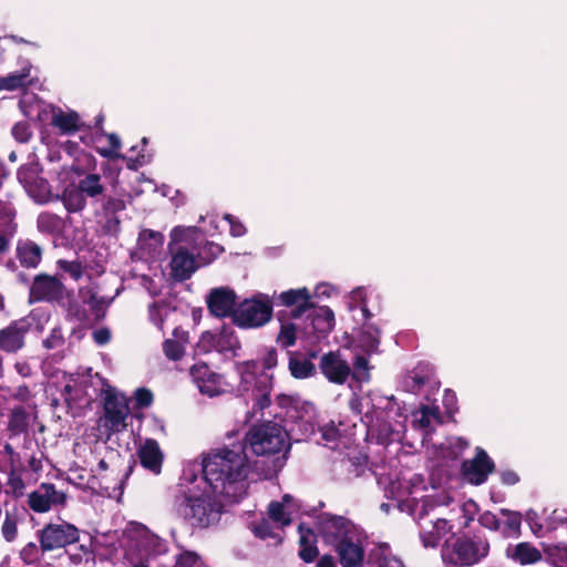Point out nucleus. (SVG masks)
Segmentation results:
<instances>
[{"label":"nucleus","mask_w":567,"mask_h":567,"mask_svg":"<svg viewBox=\"0 0 567 567\" xmlns=\"http://www.w3.org/2000/svg\"><path fill=\"white\" fill-rule=\"evenodd\" d=\"M250 464L244 443L218 449L203 460V475L214 494L238 503L247 492Z\"/></svg>","instance_id":"obj_1"},{"label":"nucleus","mask_w":567,"mask_h":567,"mask_svg":"<svg viewBox=\"0 0 567 567\" xmlns=\"http://www.w3.org/2000/svg\"><path fill=\"white\" fill-rule=\"evenodd\" d=\"M491 543L482 530L453 535L442 546L441 556L445 567H473L486 559Z\"/></svg>","instance_id":"obj_2"},{"label":"nucleus","mask_w":567,"mask_h":567,"mask_svg":"<svg viewBox=\"0 0 567 567\" xmlns=\"http://www.w3.org/2000/svg\"><path fill=\"white\" fill-rule=\"evenodd\" d=\"M241 443L245 444V449L249 445L251 452L257 456L282 453L284 460H287L291 447L288 432L270 421L251 426Z\"/></svg>","instance_id":"obj_3"},{"label":"nucleus","mask_w":567,"mask_h":567,"mask_svg":"<svg viewBox=\"0 0 567 567\" xmlns=\"http://www.w3.org/2000/svg\"><path fill=\"white\" fill-rule=\"evenodd\" d=\"M218 497L206 492L199 496H188L179 504L178 511L192 527L207 528L217 523L223 513L224 504Z\"/></svg>","instance_id":"obj_4"},{"label":"nucleus","mask_w":567,"mask_h":567,"mask_svg":"<svg viewBox=\"0 0 567 567\" xmlns=\"http://www.w3.org/2000/svg\"><path fill=\"white\" fill-rule=\"evenodd\" d=\"M105 192L106 187L102 176L96 173H89L80 178L78 183L65 187L61 200L69 213H80L86 207L87 199L93 203L101 202L105 197Z\"/></svg>","instance_id":"obj_5"},{"label":"nucleus","mask_w":567,"mask_h":567,"mask_svg":"<svg viewBox=\"0 0 567 567\" xmlns=\"http://www.w3.org/2000/svg\"><path fill=\"white\" fill-rule=\"evenodd\" d=\"M186 241V229L175 227L171 231V241L168 251L171 254V275L174 280L183 282L189 279L199 268L200 264L196 260V256L189 248L182 245Z\"/></svg>","instance_id":"obj_6"},{"label":"nucleus","mask_w":567,"mask_h":567,"mask_svg":"<svg viewBox=\"0 0 567 567\" xmlns=\"http://www.w3.org/2000/svg\"><path fill=\"white\" fill-rule=\"evenodd\" d=\"M272 315L274 302L270 296L257 293L238 303L233 323L244 329L260 328L271 320Z\"/></svg>","instance_id":"obj_7"},{"label":"nucleus","mask_w":567,"mask_h":567,"mask_svg":"<svg viewBox=\"0 0 567 567\" xmlns=\"http://www.w3.org/2000/svg\"><path fill=\"white\" fill-rule=\"evenodd\" d=\"M167 542L157 535L146 530L140 534L126 553L131 567H150V561L166 554Z\"/></svg>","instance_id":"obj_8"},{"label":"nucleus","mask_w":567,"mask_h":567,"mask_svg":"<svg viewBox=\"0 0 567 567\" xmlns=\"http://www.w3.org/2000/svg\"><path fill=\"white\" fill-rule=\"evenodd\" d=\"M43 167L38 161L21 165L17 178L27 194L38 203H47L51 196V185L42 176Z\"/></svg>","instance_id":"obj_9"},{"label":"nucleus","mask_w":567,"mask_h":567,"mask_svg":"<svg viewBox=\"0 0 567 567\" xmlns=\"http://www.w3.org/2000/svg\"><path fill=\"white\" fill-rule=\"evenodd\" d=\"M316 526L323 542L332 547L360 529L349 518L330 513L321 514Z\"/></svg>","instance_id":"obj_10"},{"label":"nucleus","mask_w":567,"mask_h":567,"mask_svg":"<svg viewBox=\"0 0 567 567\" xmlns=\"http://www.w3.org/2000/svg\"><path fill=\"white\" fill-rule=\"evenodd\" d=\"M130 414L127 399L123 394L106 392L103 403L102 426L109 434L126 430V419Z\"/></svg>","instance_id":"obj_11"},{"label":"nucleus","mask_w":567,"mask_h":567,"mask_svg":"<svg viewBox=\"0 0 567 567\" xmlns=\"http://www.w3.org/2000/svg\"><path fill=\"white\" fill-rule=\"evenodd\" d=\"M37 537L49 553L79 542L80 532L74 525L66 522L61 524L50 523L37 532Z\"/></svg>","instance_id":"obj_12"},{"label":"nucleus","mask_w":567,"mask_h":567,"mask_svg":"<svg viewBox=\"0 0 567 567\" xmlns=\"http://www.w3.org/2000/svg\"><path fill=\"white\" fill-rule=\"evenodd\" d=\"M65 286L56 276L39 274L33 278L29 290V301L60 302L64 297Z\"/></svg>","instance_id":"obj_13"},{"label":"nucleus","mask_w":567,"mask_h":567,"mask_svg":"<svg viewBox=\"0 0 567 567\" xmlns=\"http://www.w3.org/2000/svg\"><path fill=\"white\" fill-rule=\"evenodd\" d=\"M495 468L496 465L487 452L477 446L475 456L462 462L461 474L470 484L478 486L487 481L488 475L494 473Z\"/></svg>","instance_id":"obj_14"},{"label":"nucleus","mask_w":567,"mask_h":567,"mask_svg":"<svg viewBox=\"0 0 567 567\" xmlns=\"http://www.w3.org/2000/svg\"><path fill=\"white\" fill-rule=\"evenodd\" d=\"M274 302V307L282 306L291 308L290 317L292 319L301 318L307 311L315 308V302L308 288L302 287L298 289H289L277 295L274 293L270 297Z\"/></svg>","instance_id":"obj_15"},{"label":"nucleus","mask_w":567,"mask_h":567,"mask_svg":"<svg viewBox=\"0 0 567 567\" xmlns=\"http://www.w3.org/2000/svg\"><path fill=\"white\" fill-rule=\"evenodd\" d=\"M32 328L28 317L11 321L0 329V350L6 353H17L25 347V337Z\"/></svg>","instance_id":"obj_16"},{"label":"nucleus","mask_w":567,"mask_h":567,"mask_svg":"<svg viewBox=\"0 0 567 567\" xmlns=\"http://www.w3.org/2000/svg\"><path fill=\"white\" fill-rule=\"evenodd\" d=\"M198 348L207 353L217 351L220 353L235 352L240 348V342L230 327L224 326L218 332L205 331L202 333Z\"/></svg>","instance_id":"obj_17"},{"label":"nucleus","mask_w":567,"mask_h":567,"mask_svg":"<svg viewBox=\"0 0 567 567\" xmlns=\"http://www.w3.org/2000/svg\"><path fill=\"white\" fill-rule=\"evenodd\" d=\"M365 536L362 529H359L351 536L344 538L333 548L339 557L342 567H362L364 561L363 540Z\"/></svg>","instance_id":"obj_18"},{"label":"nucleus","mask_w":567,"mask_h":567,"mask_svg":"<svg viewBox=\"0 0 567 567\" xmlns=\"http://www.w3.org/2000/svg\"><path fill=\"white\" fill-rule=\"evenodd\" d=\"M66 494L58 491L52 483H42L28 495V505L35 513H47L53 506H64Z\"/></svg>","instance_id":"obj_19"},{"label":"nucleus","mask_w":567,"mask_h":567,"mask_svg":"<svg viewBox=\"0 0 567 567\" xmlns=\"http://www.w3.org/2000/svg\"><path fill=\"white\" fill-rule=\"evenodd\" d=\"M209 312L217 318L233 316L237 309V295L229 287H218L210 290L206 299Z\"/></svg>","instance_id":"obj_20"},{"label":"nucleus","mask_w":567,"mask_h":567,"mask_svg":"<svg viewBox=\"0 0 567 567\" xmlns=\"http://www.w3.org/2000/svg\"><path fill=\"white\" fill-rule=\"evenodd\" d=\"M190 377L202 394L212 398L223 392L221 375L204 362L196 363L190 368Z\"/></svg>","instance_id":"obj_21"},{"label":"nucleus","mask_w":567,"mask_h":567,"mask_svg":"<svg viewBox=\"0 0 567 567\" xmlns=\"http://www.w3.org/2000/svg\"><path fill=\"white\" fill-rule=\"evenodd\" d=\"M319 368L321 373L336 384H343L351 374L349 363L334 351H329L321 357Z\"/></svg>","instance_id":"obj_22"},{"label":"nucleus","mask_w":567,"mask_h":567,"mask_svg":"<svg viewBox=\"0 0 567 567\" xmlns=\"http://www.w3.org/2000/svg\"><path fill=\"white\" fill-rule=\"evenodd\" d=\"M50 124L56 128L61 135H73L85 127L78 112H64L59 106L51 107Z\"/></svg>","instance_id":"obj_23"},{"label":"nucleus","mask_w":567,"mask_h":567,"mask_svg":"<svg viewBox=\"0 0 567 567\" xmlns=\"http://www.w3.org/2000/svg\"><path fill=\"white\" fill-rule=\"evenodd\" d=\"M505 555L506 558L520 566L535 565L543 559L542 551L529 542L508 545Z\"/></svg>","instance_id":"obj_24"},{"label":"nucleus","mask_w":567,"mask_h":567,"mask_svg":"<svg viewBox=\"0 0 567 567\" xmlns=\"http://www.w3.org/2000/svg\"><path fill=\"white\" fill-rule=\"evenodd\" d=\"M276 403L282 410L280 413H275L276 417L295 424L303 423L306 409L299 398L279 394L276 396Z\"/></svg>","instance_id":"obj_25"},{"label":"nucleus","mask_w":567,"mask_h":567,"mask_svg":"<svg viewBox=\"0 0 567 567\" xmlns=\"http://www.w3.org/2000/svg\"><path fill=\"white\" fill-rule=\"evenodd\" d=\"M137 455L143 467L156 475L161 473L164 456L156 440L147 439L138 449Z\"/></svg>","instance_id":"obj_26"},{"label":"nucleus","mask_w":567,"mask_h":567,"mask_svg":"<svg viewBox=\"0 0 567 567\" xmlns=\"http://www.w3.org/2000/svg\"><path fill=\"white\" fill-rule=\"evenodd\" d=\"M299 532V557L305 563H312L319 555L317 547V534L311 527L305 523H300L298 526Z\"/></svg>","instance_id":"obj_27"},{"label":"nucleus","mask_w":567,"mask_h":567,"mask_svg":"<svg viewBox=\"0 0 567 567\" xmlns=\"http://www.w3.org/2000/svg\"><path fill=\"white\" fill-rule=\"evenodd\" d=\"M272 379V375L267 372H262L255 378L252 394L255 396V406L258 410H265L271 404Z\"/></svg>","instance_id":"obj_28"},{"label":"nucleus","mask_w":567,"mask_h":567,"mask_svg":"<svg viewBox=\"0 0 567 567\" xmlns=\"http://www.w3.org/2000/svg\"><path fill=\"white\" fill-rule=\"evenodd\" d=\"M17 257L21 266L25 268H37L42 260V248L30 239L19 241L17 246Z\"/></svg>","instance_id":"obj_29"},{"label":"nucleus","mask_w":567,"mask_h":567,"mask_svg":"<svg viewBox=\"0 0 567 567\" xmlns=\"http://www.w3.org/2000/svg\"><path fill=\"white\" fill-rule=\"evenodd\" d=\"M311 326L318 337H326L334 327V313L327 307L312 308Z\"/></svg>","instance_id":"obj_30"},{"label":"nucleus","mask_w":567,"mask_h":567,"mask_svg":"<svg viewBox=\"0 0 567 567\" xmlns=\"http://www.w3.org/2000/svg\"><path fill=\"white\" fill-rule=\"evenodd\" d=\"M288 369L295 379H307L315 374V364L310 359L306 358L303 353L298 351H288Z\"/></svg>","instance_id":"obj_31"},{"label":"nucleus","mask_w":567,"mask_h":567,"mask_svg":"<svg viewBox=\"0 0 567 567\" xmlns=\"http://www.w3.org/2000/svg\"><path fill=\"white\" fill-rule=\"evenodd\" d=\"M450 529L451 525L445 518L431 522L430 528H423L420 535L424 547H436Z\"/></svg>","instance_id":"obj_32"},{"label":"nucleus","mask_w":567,"mask_h":567,"mask_svg":"<svg viewBox=\"0 0 567 567\" xmlns=\"http://www.w3.org/2000/svg\"><path fill=\"white\" fill-rule=\"evenodd\" d=\"M30 426L29 413L22 405L13 406L8 416L7 430L11 436L27 433Z\"/></svg>","instance_id":"obj_33"},{"label":"nucleus","mask_w":567,"mask_h":567,"mask_svg":"<svg viewBox=\"0 0 567 567\" xmlns=\"http://www.w3.org/2000/svg\"><path fill=\"white\" fill-rule=\"evenodd\" d=\"M38 230L47 235H61L65 229V221L59 215L43 212L37 218Z\"/></svg>","instance_id":"obj_34"},{"label":"nucleus","mask_w":567,"mask_h":567,"mask_svg":"<svg viewBox=\"0 0 567 567\" xmlns=\"http://www.w3.org/2000/svg\"><path fill=\"white\" fill-rule=\"evenodd\" d=\"M277 318L280 321V329L276 337L277 344L282 349H288L296 344L297 341V324L286 321V313L278 311Z\"/></svg>","instance_id":"obj_35"},{"label":"nucleus","mask_w":567,"mask_h":567,"mask_svg":"<svg viewBox=\"0 0 567 567\" xmlns=\"http://www.w3.org/2000/svg\"><path fill=\"white\" fill-rule=\"evenodd\" d=\"M45 553L48 551L43 548L42 544L39 543L38 545L34 542H30L21 548L19 557L28 566L39 565Z\"/></svg>","instance_id":"obj_36"},{"label":"nucleus","mask_w":567,"mask_h":567,"mask_svg":"<svg viewBox=\"0 0 567 567\" xmlns=\"http://www.w3.org/2000/svg\"><path fill=\"white\" fill-rule=\"evenodd\" d=\"M31 69L32 65L30 62H28L20 71L9 73L7 75L9 91H16L31 85Z\"/></svg>","instance_id":"obj_37"},{"label":"nucleus","mask_w":567,"mask_h":567,"mask_svg":"<svg viewBox=\"0 0 567 567\" xmlns=\"http://www.w3.org/2000/svg\"><path fill=\"white\" fill-rule=\"evenodd\" d=\"M18 523L19 515L17 513V508L14 511H6V517L1 526L2 537L8 542L12 543L18 537Z\"/></svg>","instance_id":"obj_38"},{"label":"nucleus","mask_w":567,"mask_h":567,"mask_svg":"<svg viewBox=\"0 0 567 567\" xmlns=\"http://www.w3.org/2000/svg\"><path fill=\"white\" fill-rule=\"evenodd\" d=\"M6 494L12 495L14 498H20L24 495L25 484L18 470H10L8 472Z\"/></svg>","instance_id":"obj_39"},{"label":"nucleus","mask_w":567,"mask_h":567,"mask_svg":"<svg viewBox=\"0 0 567 567\" xmlns=\"http://www.w3.org/2000/svg\"><path fill=\"white\" fill-rule=\"evenodd\" d=\"M369 360L365 355L358 354L355 355L353 362V371H351V377L358 382H367L370 380L369 374Z\"/></svg>","instance_id":"obj_40"},{"label":"nucleus","mask_w":567,"mask_h":567,"mask_svg":"<svg viewBox=\"0 0 567 567\" xmlns=\"http://www.w3.org/2000/svg\"><path fill=\"white\" fill-rule=\"evenodd\" d=\"M11 135L16 142L27 144L32 140L33 131L29 122L19 121L12 126Z\"/></svg>","instance_id":"obj_41"},{"label":"nucleus","mask_w":567,"mask_h":567,"mask_svg":"<svg viewBox=\"0 0 567 567\" xmlns=\"http://www.w3.org/2000/svg\"><path fill=\"white\" fill-rule=\"evenodd\" d=\"M499 513L506 517L505 525L507 529L512 532L515 536H520V526H522V519L523 516L519 512L512 511L508 508H502Z\"/></svg>","instance_id":"obj_42"},{"label":"nucleus","mask_w":567,"mask_h":567,"mask_svg":"<svg viewBox=\"0 0 567 567\" xmlns=\"http://www.w3.org/2000/svg\"><path fill=\"white\" fill-rule=\"evenodd\" d=\"M224 251L223 246L206 240L202 250L197 252V257L204 262L209 264L216 259Z\"/></svg>","instance_id":"obj_43"},{"label":"nucleus","mask_w":567,"mask_h":567,"mask_svg":"<svg viewBox=\"0 0 567 567\" xmlns=\"http://www.w3.org/2000/svg\"><path fill=\"white\" fill-rule=\"evenodd\" d=\"M110 148H100L99 154L109 159L125 158V155L118 153L121 148V140L115 133L107 135Z\"/></svg>","instance_id":"obj_44"},{"label":"nucleus","mask_w":567,"mask_h":567,"mask_svg":"<svg viewBox=\"0 0 567 567\" xmlns=\"http://www.w3.org/2000/svg\"><path fill=\"white\" fill-rule=\"evenodd\" d=\"M163 352L167 359L178 361L183 358L185 353V348L177 340L166 339L163 342Z\"/></svg>","instance_id":"obj_45"},{"label":"nucleus","mask_w":567,"mask_h":567,"mask_svg":"<svg viewBox=\"0 0 567 567\" xmlns=\"http://www.w3.org/2000/svg\"><path fill=\"white\" fill-rule=\"evenodd\" d=\"M269 517L281 526L291 524V518L286 514L285 506L279 502H271L268 506Z\"/></svg>","instance_id":"obj_46"},{"label":"nucleus","mask_w":567,"mask_h":567,"mask_svg":"<svg viewBox=\"0 0 567 567\" xmlns=\"http://www.w3.org/2000/svg\"><path fill=\"white\" fill-rule=\"evenodd\" d=\"M86 303L90 307V310L94 315L95 321H101L106 316V302L104 298L96 296L95 293H92L90 298L87 299Z\"/></svg>","instance_id":"obj_47"},{"label":"nucleus","mask_w":567,"mask_h":567,"mask_svg":"<svg viewBox=\"0 0 567 567\" xmlns=\"http://www.w3.org/2000/svg\"><path fill=\"white\" fill-rule=\"evenodd\" d=\"M102 202V212L104 216L116 215L126 207L125 202L122 198L114 196H105Z\"/></svg>","instance_id":"obj_48"},{"label":"nucleus","mask_w":567,"mask_h":567,"mask_svg":"<svg viewBox=\"0 0 567 567\" xmlns=\"http://www.w3.org/2000/svg\"><path fill=\"white\" fill-rule=\"evenodd\" d=\"M56 265L61 270L68 272L74 280H80L83 276V266L79 260L69 261L65 259H59Z\"/></svg>","instance_id":"obj_49"},{"label":"nucleus","mask_w":567,"mask_h":567,"mask_svg":"<svg viewBox=\"0 0 567 567\" xmlns=\"http://www.w3.org/2000/svg\"><path fill=\"white\" fill-rule=\"evenodd\" d=\"M68 317L79 322H85L89 319L84 305L76 300H70L68 303Z\"/></svg>","instance_id":"obj_50"},{"label":"nucleus","mask_w":567,"mask_h":567,"mask_svg":"<svg viewBox=\"0 0 567 567\" xmlns=\"http://www.w3.org/2000/svg\"><path fill=\"white\" fill-rule=\"evenodd\" d=\"M477 522L482 527L492 532H498L501 528V520L494 513L489 511H485L484 513L480 514Z\"/></svg>","instance_id":"obj_51"},{"label":"nucleus","mask_w":567,"mask_h":567,"mask_svg":"<svg viewBox=\"0 0 567 567\" xmlns=\"http://www.w3.org/2000/svg\"><path fill=\"white\" fill-rule=\"evenodd\" d=\"M135 406L137 409H145L152 405L154 395L147 388H138L134 392Z\"/></svg>","instance_id":"obj_52"},{"label":"nucleus","mask_w":567,"mask_h":567,"mask_svg":"<svg viewBox=\"0 0 567 567\" xmlns=\"http://www.w3.org/2000/svg\"><path fill=\"white\" fill-rule=\"evenodd\" d=\"M429 382V378L424 374L413 372L405 378V385L409 391L415 393L421 390Z\"/></svg>","instance_id":"obj_53"},{"label":"nucleus","mask_w":567,"mask_h":567,"mask_svg":"<svg viewBox=\"0 0 567 567\" xmlns=\"http://www.w3.org/2000/svg\"><path fill=\"white\" fill-rule=\"evenodd\" d=\"M470 443L463 437H456L450 445L447 456L452 460L458 458L468 449Z\"/></svg>","instance_id":"obj_54"},{"label":"nucleus","mask_w":567,"mask_h":567,"mask_svg":"<svg viewBox=\"0 0 567 567\" xmlns=\"http://www.w3.org/2000/svg\"><path fill=\"white\" fill-rule=\"evenodd\" d=\"M252 532L255 536L261 539H267L275 536L272 526L270 522L266 518H262L259 523L255 524Z\"/></svg>","instance_id":"obj_55"},{"label":"nucleus","mask_w":567,"mask_h":567,"mask_svg":"<svg viewBox=\"0 0 567 567\" xmlns=\"http://www.w3.org/2000/svg\"><path fill=\"white\" fill-rule=\"evenodd\" d=\"M549 556L557 567H567V546H555L550 549Z\"/></svg>","instance_id":"obj_56"},{"label":"nucleus","mask_w":567,"mask_h":567,"mask_svg":"<svg viewBox=\"0 0 567 567\" xmlns=\"http://www.w3.org/2000/svg\"><path fill=\"white\" fill-rule=\"evenodd\" d=\"M379 341L369 332H364L359 338V347L363 348L364 352L370 354L378 349Z\"/></svg>","instance_id":"obj_57"},{"label":"nucleus","mask_w":567,"mask_h":567,"mask_svg":"<svg viewBox=\"0 0 567 567\" xmlns=\"http://www.w3.org/2000/svg\"><path fill=\"white\" fill-rule=\"evenodd\" d=\"M224 218L229 223L231 236L241 237L246 234V227L237 217L226 214Z\"/></svg>","instance_id":"obj_58"},{"label":"nucleus","mask_w":567,"mask_h":567,"mask_svg":"<svg viewBox=\"0 0 567 567\" xmlns=\"http://www.w3.org/2000/svg\"><path fill=\"white\" fill-rule=\"evenodd\" d=\"M3 456L7 458L9 471L10 470H18L17 463L20 460L19 453L16 452L13 446L10 443H6L3 445V451H1Z\"/></svg>","instance_id":"obj_59"},{"label":"nucleus","mask_w":567,"mask_h":567,"mask_svg":"<svg viewBox=\"0 0 567 567\" xmlns=\"http://www.w3.org/2000/svg\"><path fill=\"white\" fill-rule=\"evenodd\" d=\"M138 239L143 241L153 240L155 245H162L164 241V236L159 231H155L152 229H143L140 233Z\"/></svg>","instance_id":"obj_60"},{"label":"nucleus","mask_w":567,"mask_h":567,"mask_svg":"<svg viewBox=\"0 0 567 567\" xmlns=\"http://www.w3.org/2000/svg\"><path fill=\"white\" fill-rule=\"evenodd\" d=\"M277 363H278L277 350L272 347L268 348L262 358V368L265 370H270V369L275 368L277 365Z\"/></svg>","instance_id":"obj_61"},{"label":"nucleus","mask_w":567,"mask_h":567,"mask_svg":"<svg viewBox=\"0 0 567 567\" xmlns=\"http://www.w3.org/2000/svg\"><path fill=\"white\" fill-rule=\"evenodd\" d=\"M93 340L99 346H105L111 341V331L109 328H100L92 334Z\"/></svg>","instance_id":"obj_62"},{"label":"nucleus","mask_w":567,"mask_h":567,"mask_svg":"<svg viewBox=\"0 0 567 567\" xmlns=\"http://www.w3.org/2000/svg\"><path fill=\"white\" fill-rule=\"evenodd\" d=\"M31 390L27 384H21L17 386L16 391L12 393L11 398L19 402L25 403L31 399Z\"/></svg>","instance_id":"obj_63"},{"label":"nucleus","mask_w":567,"mask_h":567,"mask_svg":"<svg viewBox=\"0 0 567 567\" xmlns=\"http://www.w3.org/2000/svg\"><path fill=\"white\" fill-rule=\"evenodd\" d=\"M526 520L534 535L540 536L543 532V525L537 522V513L533 509L526 514Z\"/></svg>","instance_id":"obj_64"}]
</instances>
